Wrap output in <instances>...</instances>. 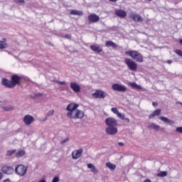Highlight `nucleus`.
<instances>
[{"mask_svg":"<svg viewBox=\"0 0 182 182\" xmlns=\"http://www.w3.org/2000/svg\"><path fill=\"white\" fill-rule=\"evenodd\" d=\"M77 107H79V105L76 103H70L67 106V117L69 119H83L85 117V112L78 109Z\"/></svg>","mask_w":182,"mask_h":182,"instance_id":"1","label":"nucleus"},{"mask_svg":"<svg viewBox=\"0 0 182 182\" xmlns=\"http://www.w3.org/2000/svg\"><path fill=\"white\" fill-rule=\"evenodd\" d=\"M11 80H9L6 78H2L1 85L7 87L8 89H14L16 85H21V80H22V77L18 75L14 74L11 75Z\"/></svg>","mask_w":182,"mask_h":182,"instance_id":"2","label":"nucleus"},{"mask_svg":"<svg viewBox=\"0 0 182 182\" xmlns=\"http://www.w3.org/2000/svg\"><path fill=\"white\" fill-rule=\"evenodd\" d=\"M125 55H127V56H130L132 59H134V60H136V62H139V63H142V62L144 60L143 55H141V53H139L137 50L126 51Z\"/></svg>","mask_w":182,"mask_h":182,"instance_id":"3","label":"nucleus"},{"mask_svg":"<svg viewBox=\"0 0 182 182\" xmlns=\"http://www.w3.org/2000/svg\"><path fill=\"white\" fill-rule=\"evenodd\" d=\"M124 63L129 70H132V72H136V70H137V63L134 62L132 59L126 58L124 59Z\"/></svg>","mask_w":182,"mask_h":182,"instance_id":"4","label":"nucleus"},{"mask_svg":"<svg viewBox=\"0 0 182 182\" xmlns=\"http://www.w3.org/2000/svg\"><path fill=\"white\" fill-rule=\"evenodd\" d=\"M15 171L18 176H25L26 174V171H28V167L25 166L23 164L18 165L16 168Z\"/></svg>","mask_w":182,"mask_h":182,"instance_id":"5","label":"nucleus"},{"mask_svg":"<svg viewBox=\"0 0 182 182\" xmlns=\"http://www.w3.org/2000/svg\"><path fill=\"white\" fill-rule=\"evenodd\" d=\"M106 96H107V94L102 90H97L95 93H92V97L95 99H105Z\"/></svg>","mask_w":182,"mask_h":182,"instance_id":"6","label":"nucleus"},{"mask_svg":"<svg viewBox=\"0 0 182 182\" xmlns=\"http://www.w3.org/2000/svg\"><path fill=\"white\" fill-rule=\"evenodd\" d=\"M1 171L4 174H7V176H11V174H14V171H15V170L12 166L4 165L1 167Z\"/></svg>","mask_w":182,"mask_h":182,"instance_id":"7","label":"nucleus"},{"mask_svg":"<svg viewBox=\"0 0 182 182\" xmlns=\"http://www.w3.org/2000/svg\"><path fill=\"white\" fill-rule=\"evenodd\" d=\"M105 123L108 127H116L117 126V120L113 117L107 118Z\"/></svg>","mask_w":182,"mask_h":182,"instance_id":"8","label":"nucleus"},{"mask_svg":"<svg viewBox=\"0 0 182 182\" xmlns=\"http://www.w3.org/2000/svg\"><path fill=\"white\" fill-rule=\"evenodd\" d=\"M112 89L116 92H126V90H127V87H126V86L117 83L112 85Z\"/></svg>","mask_w":182,"mask_h":182,"instance_id":"9","label":"nucleus"},{"mask_svg":"<svg viewBox=\"0 0 182 182\" xmlns=\"http://www.w3.org/2000/svg\"><path fill=\"white\" fill-rule=\"evenodd\" d=\"M129 18L134 22H143V18L137 14L132 13L129 14Z\"/></svg>","mask_w":182,"mask_h":182,"instance_id":"10","label":"nucleus"},{"mask_svg":"<svg viewBox=\"0 0 182 182\" xmlns=\"http://www.w3.org/2000/svg\"><path fill=\"white\" fill-rule=\"evenodd\" d=\"M23 122H24L25 124L29 126V124H32L35 122V118L32 115L27 114L23 117Z\"/></svg>","mask_w":182,"mask_h":182,"instance_id":"11","label":"nucleus"},{"mask_svg":"<svg viewBox=\"0 0 182 182\" xmlns=\"http://www.w3.org/2000/svg\"><path fill=\"white\" fill-rule=\"evenodd\" d=\"M83 153V149H80L77 150H74L72 152V157L73 160H77L80 157H82V154Z\"/></svg>","mask_w":182,"mask_h":182,"instance_id":"12","label":"nucleus"},{"mask_svg":"<svg viewBox=\"0 0 182 182\" xmlns=\"http://www.w3.org/2000/svg\"><path fill=\"white\" fill-rule=\"evenodd\" d=\"M70 87L75 93H80V85L75 82H71L70 83Z\"/></svg>","mask_w":182,"mask_h":182,"instance_id":"13","label":"nucleus"},{"mask_svg":"<svg viewBox=\"0 0 182 182\" xmlns=\"http://www.w3.org/2000/svg\"><path fill=\"white\" fill-rule=\"evenodd\" d=\"M115 15L118 16V18H120L121 19H124V18L127 16V12H126V11L122 9H117L115 11Z\"/></svg>","mask_w":182,"mask_h":182,"instance_id":"14","label":"nucleus"},{"mask_svg":"<svg viewBox=\"0 0 182 182\" xmlns=\"http://www.w3.org/2000/svg\"><path fill=\"white\" fill-rule=\"evenodd\" d=\"M87 18L89 22H92V23H96V22H99V21H100V17L95 14L89 15Z\"/></svg>","mask_w":182,"mask_h":182,"instance_id":"15","label":"nucleus"},{"mask_svg":"<svg viewBox=\"0 0 182 182\" xmlns=\"http://www.w3.org/2000/svg\"><path fill=\"white\" fill-rule=\"evenodd\" d=\"M106 133L111 136L117 134V128L116 127H108L106 128Z\"/></svg>","mask_w":182,"mask_h":182,"instance_id":"16","label":"nucleus"},{"mask_svg":"<svg viewBox=\"0 0 182 182\" xmlns=\"http://www.w3.org/2000/svg\"><path fill=\"white\" fill-rule=\"evenodd\" d=\"M91 50L95 52V53H102L103 52V48L99 45H91L90 46Z\"/></svg>","mask_w":182,"mask_h":182,"instance_id":"17","label":"nucleus"},{"mask_svg":"<svg viewBox=\"0 0 182 182\" xmlns=\"http://www.w3.org/2000/svg\"><path fill=\"white\" fill-rule=\"evenodd\" d=\"M105 46L107 48H112V49H116V48H117V44L112 41H107L105 42Z\"/></svg>","mask_w":182,"mask_h":182,"instance_id":"18","label":"nucleus"},{"mask_svg":"<svg viewBox=\"0 0 182 182\" xmlns=\"http://www.w3.org/2000/svg\"><path fill=\"white\" fill-rule=\"evenodd\" d=\"M161 114V109H158L153 112V113L149 115V119H153L156 117V116H160Z\"/></svg>","mask_w":182,"mask_h":182,"instance_id":"19","label":"nucleus"},{"mask_svg":"<svg viewBox=\"0 0 182 182\" xmlns=\"http://www.w3.org/2000/svg\"><path fill=\"white\" fill-rule=\"evenodd\" d=\"M87 168H90L92 173H93L94 174H97V173H99L97 168H96V166H95V165H93L92 164H87Z\"/></svg>","mask_w":182,"mask_h":182,"instance_id":"20","label":"nucleus"},{"mask_svg":"<svg viewBox=\"0 0 182 182\" xmlns=\"http://www.w3.org/2000/svg\"><path fill=\"white\" fill-rule=\"evenodd\" d=\"M8 48V43H6V38H3V41H0V49H6Z\"/></svg>","mask_w":182,"mask_h":182,"instance_id":"21","label":"nucleus"},{"mask_svg":"<svg viewBox=\"0 0 182 182\" xmlns=\"http://www.w3.org/2000/svg\"><path fill=\"white\" fill-rule=\"evenodd\" d=\"M129 85L132 89H137L138 90H141V89H143L141 85H137L134 82H129Z\"/></svg>","mask_w":182,"mask_h":182,"instance_id":"22","label":"nucleus"},{"mask_svg":"<svg viewBox=\"0 0 182 182\" xmlns=\"http://www.w3.org/2000/svg\"><path fill=\"white\" fill-rule=\"evenodd\" d=\"M70 15H77V16H83V11L78 10H71L70 12Z\"/></svg>","mask_w":182,"mask_h":182,"instance_id":"23","label":"nucleus"},{"mask_svg":"<svg viewBox=\"0 0 182 182\" xmlns=\"http://www.w3.org/2000/svg\"><path fill=\"white\" fill-rule=\"evenodd\" d=\"M161 120L162 122H165V123H168V124H174V121L166 117H161Z\"/></svg>","mask_w":182,"mask_h":182,"instance_id":"24","label":"nucleus"},{"mask_svg":"<svg viewBox=\"0 0 182 182\" xmlns=\"http://www.w3.org/2000/svg\"><path fill=\"white\" fill-rule=\"evenodd\" d=\"M25 154H26V152H25V150H20L18 152H16V157H17V159H19L21 157H23Z\"/></svg>","mask_w":182,"mask_h":182,"instance_id":"25","label":"nucleus"},{"mask_svg":"<svg viewBox=\"0 0 182 182\" xmlns=\"http://www.w3.org/2000/svg\"><path fill=\"white\" fill-rule=\"evenodd\" d=\"M106 166L108 167V168H109V170H111V171L116 169V164H112L110 162H107L106 164Z\"/></svg>","mask_w":182,"mask_h":182,"instance_id":"26","label":"nucleus"},{"mask_svg":"<svg viewBox=\"0 0 182 182\" xmlns=\"http://www.w3.org/2000/svg\"><path fill=\"white\" fill-rule=\"evenodd\" d=\"M1 108L3 109V110H4V112H11V110H14V109H15V107H14V106L10 105V106H2Z\"/></svg>","mask_w":182,"mask_h":182,"instance_id":"27","label":"nucleus"},{"mask_svg":"<svg viewBox=\"0 0 182 182\" xmlns=\"http://www.w3.org/2000/svg\"><path fill=\"white\" fill-rule=\"evenodd\" d=\"M149 127L150 129H153V130H156V132H159V130H160V126L156 125V124H151Z\"/></svg>","mask_w":182,"mask_h":182,"instance_id":"28","label":"nucleus"},{"mask_svg":"<svg viewBox=\"0 0 182 182\" xmlns=\"http://www.w3.org/2000/svg\"><path fill=\"white\" fill-rule=\"evenodd\" d=\"M167 176V171H161L158 173V177H166Z\"/></svg>","mask_w":182,"mask_h":182,"instance_id":"29","label":"nucleus"},{"mask_svg":"<svg viewBox=\"0 0 182 182\" xmlns=\"http://www.w3.org/2000/svg\"><path fill=\"white\" fill-rule=\"evenodd\" d=\"M111 112H112V113H114V114H119V110L116 107H112L111 109Z\"/></svg>","mask_w":182,"mask_h":182,"instance_id":"30","label":"nucleus"},{"mask_svg":"<svg viewBox=\"0 0 182 182\" xmlns=\"http://www.w3.org/2000/svg\"><path fill=\"white\" fill-rule=\"evenodd\" d=\"M117 117H119V119H121L122 120H124V114H122L120 112H118V114H117Z\"/></svg>","mask_w":182,"mask_h":182,"instance_id":"31","label":"nucleus"},{"mask_svg":"<svg viewBox=\"0 0 182 182\" xmlns=\"http://www.w3.org/2000/svg\"><path fill=\"white\" fill-rule=\"evenodd\" d=\"M175 53H176V55H178V56L182 57V51H181V50H175Z\"/></svg>","mask_w":182,"mask_h":182,"instance_id":"32","label":"nucleus"},{"mask_svg":"<svg viewBox=\"0 0 182 182\" xmlns=\"http://www.w3.org/2000/svg\"><path fill=\"white\" fill-rule=\"evenodd\" d=\"M16 4H25V0H14Z\"/></svg>","mask_w":182,"mask_h":182,"instance_id":"33","label":"nucleus"},{"mask_svg":"<svg viewBox=\"0 0 182 182\" xmlns=\"http://www.w3.org/2000/svg\"><path fill=\"white\" fill-rule=\"evenodd\" d=\"M176 132H177V133H181V134H182V127H177Z\"/></svg>","mask_w":182,"mask_h":182,"instance_id":"34","label":"nucleus"},{"mask_svg":"<svg viewBox=\"0 0 182 182\" xmlns=\"http://www.w3.org/2000/svg\"><path fill=\"white\" fill-rule=\"evenodd\" d=\"M15 151H16V150H11V151H7V156H11L14 154V153H15Z\"/></svg>","mask_w":182,"mask_h":182,"instance_id":"35","label":"nucleus"},{"mask_svg":"<svg viewBox=\"0 0 182 182\" xmlns=\"http://www.w3.org/2000/svg\"><path fill=\"white\" fill-rule=\"evenodd\" d=\"M59 181V177L55 176L52 181V182H58Z\"/></svg>","mask_w":182,"mask_h":182,"instance_id":"36","label":"nucleus"},{"mask_svg":"<svg viewBox=\"0 0 182 182\" xmlns=\"http://www.w3.org/2000/svg\"><path fill=\"white\" fill-rule=\"evenodd\" d=\"M54 113H55V111L53 109L50 110L48 113V116H52Z\"/></svg>","mask_w":182,"mask_h":182,"instance_id":"37","label":"nucleus"},{"mask_svg":"<svg viewBox=\"0 0 182 182\" xmlns=\"http://www.w3.org/2000/svg\"><path fill=\"white\" fill-rule=\"evenodd\" d=\"M57 83H58V85H66L65 81H57Z\"/></svg>","mask_w":182,"mask_h":182,"instance_id":"38","label":"nucleus"},{"mask_svg":"<svg viewBox=\"0 0 182 182\" xmlns=\"http://www.w3.org/2000/svg\"><path fill=\"white\" fill-rule=\"evenodd\" d=\"M166 63H168V65H171V64L173 63V60H167L166 61Z\"/></svg>","mask_w":182,"mask_h":182,"instance_id":"39","label":"nucleus"},{"mask_svg":"<svg viewBox=\"0 0 182 182\" xmlns=\"http://www.w3.org/2000/svg\"><path fill=\"white\" fill-rule=\"evenodd\" d=\"M68 141H69V139L67 138L66 139H64L61 141V144H64V143H68Z\"/></svg>","mask_w":182,"mask_h":182,"instance_id":"40","label":"nucleus"},{"mask_svg":"<svg viewBox=\"0 0 182 182\" xmlns=\"http://www.w3.org/2000/svg\"><path fill=\"white\" fill-rule=\"evenodd\" d=\"M65 38L66 39H70V38H72V36H71L70 35L65 34Z\"/></svg>","mask_w":182,"mask_h":182,"instance_id":"41","label":"nucleus"},{"mask_svg":"<svg viewBox=\"0 0 182 182\" xmlns=\"http://www.w3.org/2000/svg\"><path fill=\"white\" fill-rule=\"evenodd\" d=\"M36 97H39V96H43V94L42 93H38L36 95Z\"/></svg>","mask_w":182,"mask_h":182,"instance_id":"42","label":"nucleus"},{"mask_svg":"<svg viewBox=\"0 0 182 182\" xmlns=\"http://www.w3.org/2000/svg\"><path fill=\"white\" fill-rule=\"evenodd\" d=\"M118 145H119L120 146H124V144L123 142H118Z\"/></svg>","mask_w":182,"mask_h":182,"instance_id":"43","label":"nucleus"},{"mask_svg":"<svg viewBox=\"0 0 182 182\" xmlns=\"http://www.w3.org/2000/svg\"><path fill=\"white\" fill-rule=\"evenodd\" d=\"M125 120H126V122H127V123H130V119L126 118Z\"/></svg>","mask_w":182,"mask_h":182,"instance_id":"44","label":"nucleus"},{"mask_svg":"<svg viewBox=\"0 0 182 182\" xmlns=\"http://www.w3.org/2000/svg\"><path fill=\"white\" fill-rule=\"evenodd\" d=\"M4 182H11V180H9V178H7V179L4 180Z\"/></svg>","mask_w":182,"mask_h":182,"instance_id":"45","label":"nucleus"},{"mask_svg":"<svg viewBox=\"0 0 182 182\" xmlns=\"http://www.w3.org/2000/svg\"><path fill=\"white\" fill-rule=\"evenodd\" d=\"M176 105H181L182 106V102H178H178H176Z\"/></svg>","mask_w":182,"mask_h":182,"instance_id":"46","label":"nucleus"},{"mask_svg":"<svg viewBox=\"0 0 182 182\" xmlns=\"http://www.w3.org/2000/svg\"><path fill=\"white\" fill-rule=\"evenodd\" d=\"M2 177H4V175L0 172V180L2 178Z\"/></svg>","mask_w":182,"mask_h":182,"instance_id":"47","label":"nucleus"},{"mask_svg":"<svg viewBox=\"0 0 182 182\" xmlns=\"http://www.w3.org/2000/svg\"><path fill=\"white\" fill-rule=\"evenodd\" d=\"M109 2H117V0H109Z\"/></svg>","mask_w":182,"mask_h":182,"instance_id":"48","label":"nucleus"},{"mask_svg":"<svg viewBox=\"0 0 182 182\" xmlns=\"http://www.w3.org/2000/svg\"><path fill=\"white\" fill-rule=\"evenodd\" d=\"M152 105H153V106L156 107V106H157V102H153Z\"/></svg>","mask_w":182,"mask_h":182,"instance_id":"49","label":"nucleus"},{"mask_svg":"<svg viewBox=\"0 0 182 182\" xmlns=\"http://www.w3.org/2000/svg\"><path fill=\"white\" fill-rule=\"evenodd\" d=\"M179 43H180L181 45H182V39H181V40L179 41Z\"/></svg>","mask_w":182,"mask_h":182,"instance_id":"50","label":"nucleus"},{"mask_svg":"<svg viewBox=\"0 0 182 182\" xmlns=\"http://www.w3.org/2000/svg\"><path fill=\"white\" fill-rule=\"evenodd\" d=\"M146 1H148V2H151V0H146Z\"/></svg>","mask_w":182,"mask_h":182,"instance_id":"51","label":"nucleus"}]
</instances>
